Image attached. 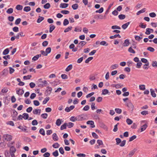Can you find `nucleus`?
I'll use <instances>...</instances> for the list:
<instances>
[{"instance_id": "49530a36", "label": "nucleus", "mask_w": 157, "mask_h": 157, "mask_svg": "<svg viewBox=\"0 0 157 157\" xmlns=\"http://www.w3.org/2000/svg\"><path fill=\"white\" fill-rule=\"evenodd\" d=\"M118 17L120 20H123L125 18V15L121 14L118 16Z\"/></svg>"}, {"instance_id": "f8f14e48", "label": "nucleus", "mask_w": 157, "mask_h": 157, "mask_svg": "<svg viewBox=\"0 0 157 157\" xmlns=\"http://www.w3.org/2000/svg\"><path fill=\"white\" fill-rule=\"evenodd\" d=\"M141 61L142 62L146 63L144 65V66H148L149 65V63L148 62L147 59L145 58H142L141 59Z\"/></svg>"}, {"instance_id": "20e7f679", "label": "nucleus", "mask_w": 157, "mask_h": 157, "mask_svg": "<svg viewBox=\"0 0 157 157\" xmlns=\"http://www.w3.org/2000/svg\"><path fill=\"white\" fill-rule=\"evenodd\" d=\"M52 90V89L51 87L48 86L47 87V90L45 91V94L46 95H49L51 93Z\"/></svg>"}, {"instance_id": "4be33fe9", "label": "nucleus", "mask_w": 157, "mask_h": 157, "mask_svg": "<svg viewBox=\"0 0 157 157\" xmlns=\"http://www.w3.org/2000/svg\"><path fill=\"white\" fill-rule=\"evenodd\" d=\"M128 51L129 52L131 53L135 54L136 53L135 51L133 49L132 47H130L128 48Z\"/></svg>"}, {"instance_id": "052dcab7", "label": "nucleus", "mask_w": 157, "mask_h": 157, "mask_svg": "<svg viewBox=\"0 0 157 157\" xmlns=\"http://www.w3.org/2000/svg\"><path fill=\"white\" fill-rule=\"evenodd\" d=\"M139 88L140 89L144 90H145V86L144 85H139Z\"/></svg>"}, {"instance_id": "c9c22d12", "label": "nucleus", "mask_w": 157, "mask_h": 157, "mask_svg": "<svg viewBox=\"0 0 157 157\" xmlns=\"http://www.w3.org/2000/svg\"><path fill=\"white\" fill-rule=\"evenodd\" d=\"M59 144L58 143H56L53 144L52 147L55 148H57L59 147Z\"/></svg>"}, {"instance_id": "a211bd4d", "label": "nucleus", "mask_w": 157, "mask_h": 157, "mask_svg": "<svg viewBox=\"0 0 157 157\" xmlns=\"http://www.w3.org/2000/svg\"><path fill=\"white\" fill-rule=\"evenodd\" d=\"M55 28V26L54 25L51 24L50 25L49 32L52 33Z\"/></svg>"}, {"instance_id": "aec40b11", "label": "nucleus", "mask_w": 157, "mask_h": 157, "mask_svg": "<svg viewBox=\"0 0 157 157\" xmlns=\"http://www.w3.org/2000/svg\"><path fill=\"white\" fill-rule=\"evenodd\" d=\"M67 125V123H64L60 127V129L61 130H63L66 129V128Z\"/></svg>"}, {"instance_id": "a19ab883", "label": "nucleus", "mask_w": 157, "mask_h": 157, "mask_svg": "<svg viewBox=\"0 0 157 157\" xmlns=\"http://www.w3.org/2000/svg\"><path fill=\"white\" fill-rule=\"evenodd\" d=\"M100 44L103 46H107L108 45L105 41H102L100 42Z\"/></svg>"}, {"instance_id": "412c9836", "label": "nucleus", "mask_w": 157, "mask_h": 157, "mask_svg": "<svg viewBox=\"0 0 157 157\" xmlns=\"http://www.w3.org/2000/svg\"><path fill=\"white\" fill-rule=\"evenodd\" d=\"M117 37H118L119 38H121V36L119 34H116L114 36H110L109 38L111 39H113Z\"/></svg>"}, {"instance_id": "f03ea898", "label": "nucleus", "mask_w": 157, "mask_h": 157, "mask_svg": "<svg viewBox=\"0 0 157 157\" xmlns=\"http://www.w3.org/2000/svg\"><path fill=\"white\" fill-rule=\"evenodd\" d=\"M3 138L7 141H10L12 140V136L10 135L5 134L3 135Z\"/></svg>"}, {"instance_id": "e433bc0d", "label": "nucleus", "mask_w": 157, "mask_h": 157, "mask_svg": "<svg viewBox=\"0 0 157 157\" xmlns=\"http://www.w3.org/2000/svg\"><path fill=\"white\" fill-rule=\"evenodd\" d=\"M39 133L43 136H45V135L44 130L42 128L40 129Z\"/></svg>"}, {"instance_id": "680f3d73", "label": "nucleus", "mask_w": 157, "mask_h": 157, "mask_svg": "<svg viewBox=\"0 0 157 157\" xmlns=\"http://www.w3.org/2000/svg\"><path fill=\"white\" fill-rule=\"evenodd\" d=\"M18 113L15 110H14L13 111V117L14 118H16V116L17 115Z\"/></svg>"}, {"instance_id": "b1692460", "label": "nucleus", "mask_w": 157, "mask_h": 157, "mask_svg": "<svg viewBox=\"0 0 157 157\" xmlns=\"http://www.w3.org/2000/svg\"><path fill=\"white\" fill-rule=\"evenodd\" d=\"M8 70L7 69H5L2 72V75H6L8 73Z\"/></svg>"}, {"instance_id": "7ed1b4c3", "label": "nucleus", "mask_w": 157, "mask_h": 157, "mask_svg": "<svg viewBox=\"0 0 157 157\" xmlns=\"http://www.w3.org/2000/svg\"><path fill=\"white\" fill-rule=\"evenodd\" d=\"M18 128L21 129L22 131L26 132H29L27 129V127L26 126L20 125L18 127Z\"/></svg>"}, {"instance_id": "9d476101", "label": "nucleus", "mask_w": 157, "mask_h": 157, "mask_svg": "<svg viewBox=\"0 0 157 157\" xmlns=\"http://www.w3.org/2000/svg\"><path fill=\"white\" fill-rule=\"evenodd\" d=\"M68 4L65 3H61L60 4L59 7L61 8H65L68 7Z\"/></svg>"}, {"instance_id": "58836bf2", "label": "nucleus", "mask_w": 157, "mask_h": 157, "mask_svg": "<svg viewBox=\"0 0 157 157\" xmlns=\"http://www.w3.org/2000/svg\"><path fill=\"white\" fill-rule=\"evenodd\" d=\"M9 52V48H7L5 49L3 52V55H6L8 54Z\"/></svg>"}, {"instance_id": "6e6552de", "label": "nucleus", "mask_w": 157, "mask_h": 157, "mask_svg": "<svg viewBox=\"0 0 157 157\" xmlns=\"http://www.w3.org/2000/svg\"><path fill=\"white\" fill-rule=\"evenodd\" d=\"M130 42L128 39L124 40V43L123 44V46L124 47L128 46L129 45Z\"/></svg>"}, {"instance_id": "2f4dec72", "label": "nucleus", "mask_w": 157, "mask_h": 157, "mask_svg": "<svg viewBox=\"0 0 157 157\" xmlns=\"http://www.w3.org/2000/svg\"><path fill=\"white\" fill-rule=\"evenodd\" d=\"M135 39L136 40H137L138 41H140V40L143 38V37L142 36L136 35L135 36Z\"/></svg>"}, {"instance_id": "f3484780", "label": "nucleus", "mask_w": 157, "mask_h": 157, "mask_svg": "<svg viewBox=\"0 0 157 157\" xmlns=\"http://www.w3.org/2000/svg\"><path fill=\"white\" fill-rule=\"evenodd\" d=\"M24 92V90L20 89H19V90H17L16 91L17 94L18 95H22L23 94Z\"/></svg>"}, {"instance_id": "bf43d9fd", "label": "nucleus", "mask_w": 157, "mask_h": 157, "mask_svg": "<svg viewBox=\"0 0 157 157\" xmlns=\"http://www.w3.org/2000/svg\"><path fill=\"white\" fill-rule=\"evenodd\" d=\"M59 151L60 153L61 154L63 155L64 154V151L63 149V147H60L59 148Z\"/></svg>"}, {"instance_id": "2eb2a0df", "label": "nucleus", "mask_w": 157, "mask_h": 157, "mask_svg": "<svg viewBox=\"0 0 157 157\" xmlns=\"http://www.w3.org/2000/svg\"><path fill=\"white\" fill-rule=\"evenodd\" d=\"M16 151V149L15 147L13 146H11L10 150V153H15Z\"/></svg>"}, {"instance_id": "cd10ccee", "label": "nucleus", "mask_w": 157, "mask_h": 157, "mask_svg": "<svg viewBox=\"0 0 157 157\" xmlns=\"http://www.w3.org/2000/svg\"><path fill=\"white\" fill-rule=\"evenodd\" d=\"M78 6L77 4H75L72 5V8L74 10H76L78 8Z\"/></svg>"}, {"instance_id": "774afa93", "label": "nucleus", "mask_w": 157, "mask_h": 157, "mask_svg": "<svg viewBox=\"0 0 157 157\" xmlns=\"http://www.w3.org/2000/svg\"><path fill=\"white\" fill-rule=\"evenodd\" d=\"M21 21V18H17L15 21V23L16 25H17L20 23Z\"/></svg>"}, {"instance_id": "0e129e2a", "label": "nucleus", "mask_w": 157, "mask_h": 157, "mask_svg": "<svg viewBox=\"0 0 157 157\" xmlns=\"http://www.w3.org/2000/svg\"><path fill=\"white\" fill-rule=\"evenodd\" d=\"M61 13L63 14H68L70 12L68 10H63L61 11Z\"/></svg>"}, {"instance_id": "5701e85b", "label": "nucleus", "mask_w": 157, "mask_h": 157, "mask_svg": "<svg viewBox=\"0 0 157 157\" xmlns=\"http://www.w3.org/2000/svg\"><path fill=\"white\" fill-rule=\"evenodd\" d=\"M44 17L39 16L37 20V22L38 23H40L42 21L44 20Z\"/></svg>"}, {"instance_id": "6e6d98bb", "label": "nucleus", "mask_w": 157, "mask_h": 157, "mask_svg": "<svg viewBox=\"0 0 157 157\" xmlns=\"http://www.w3.org/2000/svg\"><path fill=\"white\" fill-rule=\"evenodd\" d=\"M142 65V63L140 61H139L138 62H137L136 67L137 68H140Z\"/></svg>"}, {"instance_id": "e2e57ef3", "label": "nucleus", "mask_w": 157, "mask_h": 157, "mask_svg": "<svg viewBox=\"0 0 157 157\" xmlns=\"http://www.w3.org/2000/svg\"><path fill=\"white\" fill-rule=\"evenodd\" d=\"M51 48L50 47H48L46 49L45 51L48 54H49L51 52Z\"/></svg>"}, {"instance_id": "dca6fc26", "label": "nucleus", "mask_w": 157, "mask_h": 157, "mask_svg": "<svg viewBox=\"0 0 157 157\" xmlns=\"http://www.w3.org/2000/svg\"><path fill=\"white\" fill-rule=\"evenodd\" d=\"M147 127V124H145L141 126V132H143L146 129Z\"/></svg>"}, {"instance_id": "37998d69", "label": "nucleus", "mask_w": 157, "mask_h": 157, "mask_svg": "<svg viewBox=\"0 0 157 157\" xmlns=\"http://www.w3.org/2000/svg\"><path fill=\"white\" fill-rule=\"evenodd\" d=\"M69 23V22L68 20L65 19L64 20L63 22V25L64 26H66Z\"/></svg>"}, {"instance_id": "ddd939ff", "label": "nucleus", "mask_w": 157, "mask_h": 157, "mask_svg": "<svg viewBox=\"0 0 157 157\" xmlns=\"http://www.w3.org/2000/svg\"><path fill=\"white\" fill-rule=\"evenodd\" d=\"M52 139L55 141H57L58 140V137L56 133H54L53 134Z\"/></svg>"}, {"instance_id": "72a5a7b5", "label": "nucleus", "mask_w": 157, "mask_h": 157, "mask_svg": "<svg viewBox=\"0 0 157 157\" xmlns=\"http://www.w3.org/2000/svg\"><path fill=\"white\" fill-rule=\"evenodd\" d=\"M72 28V26H69L66 28L64 30V33H66L71 31Z\"/></svg>"}, {"instance_id": "ea45409f", "label": "nucleus", "mask_w": 157, "mask_h": 157, "mask_svg": "<svg viewBox=\"0 0 157 157\" xmlns=\"http://www.w3.org/2000/svg\"><path fill=\"white\" fill-rule=\"evenodd\" d=\"M13 12V9L12 8L8 9L6 11V13L8 14H11Z\"/></svg>"}, {"instance_id": "39448f33", "label": "nucleus", "mask_w": 157, "mask_h": 157, "mask_svg": "<svg viewBox=\"0 0 157 157\" xmlns=\"http://www.w3.org/2000/svg\"><path fill=\"white\" fill-rule=\"evenodd\" d=\"M126 105L130 109H131L132 111L133 110L134 106L131 102H127L126 103Z\"/></svg>"}, {"instance_id": "7c9ffc66", "label": "nucleus", "mask_w": 157, "mask_h": 157, "mask_svg": "<svg viewBox=\"0 0 157 157\" xmlns=\"http://www.w3.org/2000/svg\"><path fill=\"white\" fill-rule=\"evenodd\" d=\"M150 91L151 96L153 97H155L156 96V94L155 93L154 91L152 89H150Z\"/></svg>"}, {"instance_id": "6ab92c4d", "label": "nucleus", "mask_w": 157, "mask_h": 157, "mask_svg": "<svg viewBox=\"0 0 157 157\" xmlns=\"http://www.w3.org/2000/svg\"><path fill=\"white\" fill-rule=\"evenodd\" d=\"M40 113L41 112V109H35L33 110V113L34 114H37L38 113Z\"/></svg>"}, {"instance_id": "4468645a", "label": "nucleus", "mask_w": 157, "mask_h": 157, "mask_svg": "<svg viewBox=\"0 0 157 157\" xmlns=\"http://www.w3.org/2000/svg\"><path fill=\"white\" fill-rule=\"evenodd\" d=\"M130 23V22H128L125 24H123L122 25V28L124 29H126L128 27V26Z\"/></svg>"}, {"instance_id": "79ce46f5", "label": "nucleus", "mask_w": 157, "mask_h": 157, "mask_svg": "<svg viewBox=\"0 0 157 157\" xmlns=\"http://www.w3.org/2000/svg\"><path fill=\"white\" fill-rule=\"evenodd\" d=\"M50 99L49 97H47L45 98L43 101V104H46L47 102Z\"/></svg>"}, {"instance_id": "8fccbe9b", "label": "nucleus", "mask_w": 157, "mask_h": 157, "mask_svg": "<svg viewBox=\"0 0 157 157\" xmlns=\"http://www.w3.org/2000/svg\"><path fill=\"white\" fill-rule=\"evenodd\" d=\"M52 155L55 157H57L59 155L58 152L57 150H56L55 151L52 153Z\"/></svg>"}, {"instance_id": "c03bdc74", "label": "nucleus", "mask_w": 157, "mask_h": 157, "mask_svg": "<svg viewBox=\"0 0 157 157\" xmlns=\"http://www.w3.org/2000/svg\"><path fill=\"white\" fill-rule=\"evenodd\" d=\"M136 136L135 135H134L132 136L129 138V141L131 142L133 140H134L136 138Z\"/></svg>"}, {"instance_id": "603ef678", "label": "nucleus", "mask_w": 157, "mask_h": 157, "mask_svg": "<svg viewBox=\"0 0 157 157\" xmlns=\"http://www.w3.org/2000/svg\"><path fill=\"white\" fill-rule=\"evenodd\" d=\"M93 57H90L88 58L85 61L86 63H88L91 60L93 59Z\"/></svg>"}, {"instance_id": "9b49d317", "label": "nucleus", "mask_w": 157, "mask_h": 157, "mask_svg": "<svg viewBox=\"0 0 157 157\" xmlns=\"http://www.w3.org/2000/svg\"><path fill=\"white\" fill-rule=\"evenodd\" d=\"M95 19H104V17L101 14H98L96 15L94 17Z\"/></svg>"}, {"instance_id": "1a4fd4ad", "label": "nucleus", "mask_w": 157, "mask_h": 157, "mask_svg": "<svg viewBox=\"0 0 157 157\" xmlns=\"http://www.w3.org/2000/svg\"><path fill=\"white\" fill-rule=\"evenodd\" d=\"M86 123L88 124L91 125V128H94L95 127V126L94 125V122L92 121H89L87 122Z\"/></svg>"}, {"instance_id": "4c0bfd02", "label": "nucleus", "mask_w": 157, "mask_h": 157, "mask_svg": "<svg viewBox=\"0 0 157 157\" xmlns=\"http://www.w3.org/2000/svg\"><path fill=\"white\" fill-rule=\"evenodd\" d=\"M50 4L48 3L44 6V8L45 9H48L50 7Z\"/></svg>"}, {"instance_id": "c756f323", "label": "nucleus", "mask_w": 157, "mask_h": 157, "mask_svg": "<svg viewBox=\"0 0 157 157\" xmlns=\"http://www.w3.org/2000/svg\"><path fill=\"white\" fill-rule=\"evenodd\" d=\"M23 118L25 120H27L28 119L29 117V114L28 113H25L23 114Z\"/></svg>"}, {"instance_id": "a18cd8bd", "label": "nucleus", "mask_w": 157, "mask_h": 157, "mask_svg": "<svg viewBox=\"0 0 157 157\" xmlns=\"http://www.w3.org/2000/svg\"><path fill=\"white\" fill-rule=\"evenodd\" d=\"M104 10V9L103 7H101L99 10L96 11L95 12L96 13H101Z\"/></svg>"}, {"instance_id": "bb28decb", "label": "nucleus", "mask_w": 157, "mask_h": 157, "mask_svg": "<svg viewBox=\"0 0 157 157\" xmlns=\"http://www.w3.org/2000/svg\"><path fill=\"white\" fill-rule=\"evenodd\" d=\"M70 120L72 122H75L78 121L77 117H75L74 116L71 117L70 118Z\"/></svg>"}, {"instance_id": "de8ad7c7", "label": "nucleus", "mask_w": 157, "mask_h": 157, "mask_svg": "<svg viewBox=\"0 0 157 157\" xmlns=\"http://www.w3.org/2000/svg\"><path fill=\"white\" fill-rule=\"evenodd\" d=\"M116 113L118 114H120L122 112V110L119 108H116L115 109Z\"/></svg>"}, {"instance_id": "3c124183", "label": "nucleus", "mask_w": 157, "mask_h": 157, "mask_svg": "<svg viewBox=\"0 0 157 157\" xmlns=\"http://www.w3.org/2000/svg\"><path fill=\"white\" fill-rule=\"evenodd\" d=\"M61 124V120L59 119L57 120L56 122V124L58 126H59Z\"/></svg>"}, {"instance_id": "4d7b16f0", "label": "nucleus", "mask_w": 157, "mask_h": 157, "mask_svg": "<svg viewBox=\"0 0 157 157\" xmlns=\"http://www.w3.org/2000/svg\"><path fill=\"white\" fill-rule=\"evenodd\" d=\"M118 67V64H115L111 66V68L112 70H113L117 68Z\"/></svg>"}, {"instance_id": "5fc2aeb1", "label": "nucleus", "mask_w": 157, "mask_h": 157, "mask_svg": "<svg viewBox=\"0 0 157 157\" xmlns=\"http://www.w3.org/2000/svg\"><path fill=\"white\" fill-rule=\"evenodd\" d=\"M33 102L34 105L36 106L39 105L40 104L39 101L37 100H34Z\"/></svg>"}, {"instance_id": "338daca9", "label": "nucleus", "mask_w": 157, "mask_h": 157, "mask_svg": "<svg viewBox=\"0 0 157 157\" xmlns=\"http://www.w3.org/2000/svg\"><path fill=\"white\" fill-rule=\"evenodd\" d=\"M147 50L150 51L151 52H153L155 51V49L152 47H149L147 48Z\"/></svg>"}, {"instance_id": "f257e3e1", "label": "nucleus", "mask_w": 157, "mask_h": 157, "mask_svg": "<svg viewBox=\"0 0 157 157\" xmlns=\"http://www.w3.org/2000/svg\"><path fill=\"white\" fill-rule=\"evenodd\" d=\"M77 117L78 121H82L86 119L87 116L86 114H83L78 116Z\"/></svg>"}, {"instance_id": "69168bd1", "label": "nucleus", "mask_w": 157, "mask_h": 157, "mask_svg": "<svg viewBox=\"0 0 157 157\" xmlns=\"http://www.w3.org/2000/svg\"><path fill=\"white\" fill-rule=\"evenodd\" d=\"M48 114L46 113H43L41 115V117L44 119H46L48 117Z\"/></svg>"}, {"instance_id": "a878e982", "label": "nucleus", "mask_w": 157, "mask_h": 157, "mask_svg": "<svg viewBox=\"0 0 157 157\" xmlns=\"http://www.w3.org/2000/svg\"><path fill=\"white\" fill-rule=\"evenodd\" d=\"M109 93V90L106 89H104L102 90V94L105 95L108 94Z\"/></svg>"}, {"instance_id": "864d4df0", "label": "nucleus", "mask_w": 157, "mask_h": 157, "mask_svg": "<svg viewBox=\"0 0 157 157\" xmlns=\"http://www.w3.org/2000/svg\"><path fill=\"white\" fill-rule=\"evenodd\" d=\"M126 121L127 123L129 125H130L132 124L133 122L129 118H128L126 119Z\"/></svg>"}, {"instance_id": "393cba45", "label": "nucleus", "mask_w": 157, "mask_h": 157, "mask_svg": "<svg viewBox=\"0 0 157 157\" xmlns=\"http://www.w3.org/2000/svg\"><path fill=\"white\" fill-rule=\"evenodd\" d=\"M145 9H146L144 8L138 11L136 13V15H139L140 14L144 12L145 11Z\"/></svg>"}, {"instance_id": "423d86ee", "label": "nucleus", "mask_w": 157, "mask_h": 157, "mask_svg": "<svg viewBox=\"0 0 157 157\" xmlns=\"http://www.w3.org/2000/svg\"><path fill=\"white\" fill-rule=\"evenodd\" d=\"M74 105H71L69 107H67L65 109V111L67 112H69L71 110L75 108Z\"/></svg>"}, {"instance_id": "13d9d810", "label": "nucleus", "mask_w": 157, "mask_h": 157, "mask_svg": "<svg viewBox=\"0 0 157 157\" xmlns=\"http://www.w3.org/2000/svg\"><path fill=\"white\" fill-rule=\"evenodd\" d=\"M152 67H157V62L156 61H153L152 62Z\"/></svg>"}, {"instance_id": "c85d7f7f", "label": "nucleus", "mask_w": 157, "mask_h": 157, "mask_svg": "<svg viewBox=\"0 0 157 157\" xmlns=\"http://www.w3.org/2000/svg\"><path fill=\"white\" fill-rule=\"evenodd\" d=\"M72 68V64L69 65L67 67L66 69V71L68 72L71 70Z\"/></svg>"}, {"instance_id": "473e14b6", "label": "nucleus", "mask_w": 157, "mask_h": 157, "mask_svg": "<svg viewBox=\"0 0 157 157\" xmlns=\"http://www.w3.org/2000/svg\"><path fill=\"white\" fill-rule=\"evenodd\" d=\"M22 8L23 6L19 5H17L16 7V9L18 10H21L22 9Z\"/></svg>"}, {"instance_id": "0eeeda50", "label": "nucleus", "mask_w": 157, "mask_h": 157, "mask_svg": "<svg viewBox=\"0 0 157 157\" xmlns=\"http://www.w3.org/2000/svg\"><path fill=\"white\" fill-rule=\"evenodd\" d=\"M137 149L136 148H134L131 151L129 154L128 155V156L129 157H131L134 154L135 152L137 150Z\"/></svg>"}, {"instance_id": "09e8293b", "label": "nucleus", "mask_w": 157, "mask_h": 157, "mask_svg": "<svg viewBox=\"0 0 157 157\" xmlns=\"http://www.w3.org/2000/svg\"><path fill=\"white\" fill-rule=\"evenodd\" d=\"M32 77V75H28L27 76H25L23 77V79L24 80L29 79Z\"/></svg>"}, {"instance_id": "f704fd0d", "label": "nucleus", "mask_w": 157, "mask_h": 157, "mask_svg": "<svg viewBox=\"0 0 157 157\" xmlns=\"http://www.w3.org/2000/svg\"><path fill=\"white\" fill-rule=\"evenodd\" d=\"M31 8L30 6L25 7L24 9V11L26 12H28L30 11Z\"/></svg>"}]
</instances>
